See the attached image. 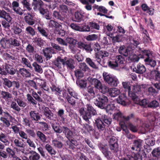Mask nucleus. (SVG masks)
Returning <instances> with one entry per match:
<instances>
[{
  "label": "nucleus",
  "instance_id": "nucleus-43",
  "mask_svg": "<svg viewBox=\"0 0 160 160\" xmlns=\"http://www.w3.org/2000/svg\"><path fill=\"white\" fill-rule=\"evenodd\" d=\"M10 45L14 47H18L20 45V41L17 39L11 38L10 39Z\"/></svg>",
  "mask_w": 160,
  "mask_h": 160
},
{
  "label": "nucleus",
  "instance_id": "nucleus-10",
  "mask_svg": "<svg viewBox=\"0 0 160 160\" xmlns=\"http://www.w3.org/2000/svg\"><path fill=\"white\" fill-rule=\"evenodd\" d=\"M142 141L140 139L135 140L133 142V146L131 147L132 150L140 151L142 145Z\"/></svg>",
  "mask_w": 160,
  "mask_h": 160
},
{
  "label": "nucleus",
  "instance_id": "nucleus-19",
  "mask_svg": "<svg viewBox=\"0 0 160 160\" xmlns=\"http://www.w3.org/2000/svg\"><path fill=\"white\" fill-rule=\"evenodd\" d=\"M36 83L38 85H39L40 88L46 91H48L49 88L46 86L45 81L41 79H38L37 80Z\"/></svg>",
  "mask_w": 160,
  "mask_h": 160
},
{
  "label": "nucleus",
  "instance_id": "nucleus-56",
  "mask_svg": "<svg viewBox=\"0 0 160 160\" xmlns=\"http://www.w3.org/2000/svg\"><path fill=\"white\" fill-rule=\"evenodd\" d=\"M148 106L150 108H155L159 106V103L157 101L153 100L148 103Z\"/></svg>",
  "mask_w": 160,
  "mask_h": 160
},
{
  "label": "nucleus",
  "instance_id": "nucleus-25",
  "mask_svg": "<svg viewBox=\"0 0 160 160\" xmlns=\"http://www.w3.org/2000/svg\"><path fill=\"white\" fill-rule=\"evenodd\" d=\"M64 60L62 58L60 57H58L54 61V64L58 68H61L62 67V64L64 66Z\"/></svg>",
  "mask_w": 160,
  "mask_h": 160
},
{
  "label": "nucleus",
  "instance_id": "nucleus-55",
  "mask_svg": "<svg viewBox=\"0 0 160 160\" xmlns=\"http://www.w3.org/2000/svg\"><path fill=\"white\" fill-rule=\"evenodd\" d=\"M0 141L4 143H9L6 135L2 132L0 133Z\"/></svg>",
  "mask_w": 160,
  "mask_h": 160
},
{
  "label": "nucleus",
  "instance_id": "nucleus-9",
  "mask_svg": "<svg viewBox=\"0 0 160 160\" xmlns=\"http://www.w3.org/2000/svg\"><path fill=\"white\" fill-rule=\"evenodd\" d=\"M127 98L125 93L121 94L117 99L118 103L123 106H126L127 104Z\"/></svg>",
  "mask_w": 160,
  "mask_h": 160
},
{
  "label": "nucleus",
  "instance_id": "nucleus-41",
  "mask_svg": "<svg viewBox=\"0 0 160 160\" xmlns=\"http://www.w3.org/2000/svg\"><path fill=\"white\" fill-rule=\"evenodd\" d=\"M59 11L63 15H65L68 12V8L64 5H62L60 6Z\"/></svg>",
  "mask_w": 160,
  "mask_h": 160
},
{
  "label": "nucleus",
  "instance_id": "nucleus-1",
  "mask_svg": "<svg viewBox=\"0 0 160 160\" xmlns=\"http://www.w3.org/2000/svg\"><path fill=\"white\" fill-rule=\"evenodd\" d=\"M86 107L88 112L85 111L83 108H82L79 110V112L83 119L86 121H88L89 119L91 118V115H95L96 113V112L90 105L87 104Z\"/></svg>",
  "mask_w": 160,
  "mask_h": 160
},
{
  "label": "nucleus",
  "instance_id": "nucleus-62",
  "mask_svg": "<svg viewBox=\"0 0 160 160\" xmlns=\"http://www.w3.org/2000/svg\"><path fill=\"white\" fill-rule=\"evenodd\" d=\"M20 137L22 138L27 140L28 139V135L24 131L20 130L19 132Z\"/></svg>",
  "mask_w": 160,
  "mask_h": 160
},
{
  "label": "nucleus",
  "instance_id": "nucleus-18",
  "mask_svg": "<svg viewBox=\"0 0 160 160\" xmlns=\"http://www.w3.org/2000/svg\"><path fill=\"white\" fill-rule=\"evenodd\" d=\"M0 18L5 19L8 22H10L12 20V18L9 14L4 10H1L0 11Z\"/></svg>",
  "mask_w": 160,
  "mask_h": 160
},
{
  "label": "nucleus",
  "instance_id": "nucleus-4",
  "mask_svg": "<svg viewBox=\"0 0 160 160\" xmlns=\"http://www.w3.org/2000/svg\"><path fill=\"white\" fill-rule=\"evenodd\" d=\"M124 60L121 55L117 56L115 60L108 62L109 66L112 68H114L117 67L120 64L123 63Z\"/></svg>",
  "mask_w": 160,
  "mask_h": 160
},
{
  "label": "nucleus",
  "instance_id": "nucleus-13",
  "mask_svg": "<svg viewBox=\"0 0 160 160\" xmlns=\"http://www.w3.org/2000/svg\"><path fill=\"white\" fill-rule=\"evenodd\" d=\"M78 47L81 49H85L87 52H90L92 49L89 44H86L83 42H80L77 43Z\"/></svg>",
  "mask_w": 160,
  "mask_h": 160
},
{
  "label": "nucleus",
  "instance_id": "nucleus-37",
  "mask_svg": "<svg viewBox=\"0 0 160 160\" xmlns=\"http://www.w3.org/2000/svg\"><path fill=\"white\" fill-rule=\"evenodd\" d=\"M44 114L48 119H51L53 116V114L48 108H45L44 110Z\"/></svg>",
  "mask_w": 160,
  "mask_h": 160
},
{
  "label": "nucleus",
  "instance_id": "nucleus-36",
  "mask_svg": "<svg viewBox=\"0 0 160 160\" xmlns=\"http://www.w3.org/2000/svg\"><path fill=\"white\" fill-rule=\"evenodd\" d=\"M21 62L23 65H24L30 69L32 68V67L31 66V63L27 58L24 57L22 58Z\"/></svg>",
  "mask_w": 160,
  "mask_h": 160
},
{
  "label": "nucleus",
  "instance_id": "nucleus-7",
  "mask_svg": "<svg viewBox=\"0 0 160 160\" xmlns=\"http://www.w3.org/2000/svg\"><path fill=\"white\" fill-rule=\"evenodd\" d=\"M87 80L92 84L94 85V87L96 88L99 89L101 87L102 84L100 81L96 78H92L91 77H89L87 79Z\"/></svg>",
  "mask_w": 160,
  "mask_h": 160
},
{
  "label": "nucleus",
  "instance_id": "nucleus-51",
  "mask_svg": "<svg viewBox=\"0 0 160 160\" xmlns=\"http://www.w3.org/2000/svg\"><path fill=\"white\" fill-rule=\"evenodd\" d=\"M144 35H143V40L145 43H147L150 42L151 40L149 37V36L146 30H144L143 31Z\"/></svg>",
  "mask_w": 160,
  "mask_h": 160
},
{
  "label": "nucleus",
  "instance_id": "nucleus-22",
  "mask_svg": "<svg viewBox=\"0 0 160 160\" xmlns=\"http://www.w3.org/2000/svg\"><path fill=\"white\" fill-rule=\"evenodd\" d=\"M112 118L113 119L119 120L122 118H123V114L120 110L118 108L112 114Z\"/></svg>",
  "mask_w": 160,
  "mask_h": 160
},
{
  "label": "nucleus",
  "instance_id": "nucleus-35",
  "mask_svg": "<svg viewBox=\"0 0 160 160\" xmlns=\"http://www.w3.org/2000/svg\"><path fill=\"white\" fill-rule=\"evenodd\" d=\"M0 44L4 48H8L10 47V41L5 39H3L1 40Z\"/></svg>",
  "mask_w": 160,
  "mask_h": 160
},
{
  "label": "nucleus",
  "instance_id": "nucleus-24",
  "mask_svg": "<svg viewBox=\"0 0 160 160\" xmlns=\"http://www.w3.org/2000/svg\"><path fill=\"white\" fill-rule=\"evenodd\" d=\"M95 124L99 130H104L105 128V125L103 122L99 118H97L95 120Z\"/></svg>",
  "mask_w": 160,
  "mask_h": 160
},
{
  "label": "nucleus",
  "instance_id": "nucleus-45",
  "mask_svg": "<svg viewBox=\"0 0 160 160\" xmlns=\"http://www.w3.org/2000/svg\"><path fill=\"white\" fill-rule=\"evenodd\" d=\"M14 100L17 102L18 105L20 107L24 108L26 106V103L24 102L22 99H21L20 98H15Z\"/></svg>",
  "mask_w": 160,
  "mask_h": 160
},
{
  "label": "nucleus",
  "instance_id": "nucleus-29",
  "mask_svg": "<svg viewBox=\"0 0 160 160\" xmlns=\"http://www.w3.org/2000/svg\"><path fill=\"white\" fill-rule=\"evenodd\" d=\"M118 108L116 107L113 104L108 105L106 108V111L107 113L110 114H112Z\"/></svg>",
  "mask_w": 160,
  "mask_h": 160
},
{
  "label": "nucleus",
  "instance_id": "nucleus-5",
  "mask_svg": "<svg viewBox=\"0 0 160 160\" xmlns=\"http://www.w3.org/2000/svg\"><path fill=\"white\" fill-rule=\"evenodd\" d=\"M14 143L16 147L14 148V149L17 152L20 151L22 153H25L24 149L22 148L25 147V144L22 142L18 139L16 138L14 140Z\"/></svg>",
  "mask_w": 160,
  "mask_h": 160
},
{
  "label": "nucleus",
  "instance_id": "nucleus-27",
  "mask_svg": "<svg viewBox=\"0 0 160 160\" xmlns=\"http://www.w3.org/2000/svg\"><path fill=\"white\" fill-rule=\"evenodd\" d=\"M18 72L22 75V76L25 77H30L31 76V73L27 69L25 68H22L20 69Z\"/></svg>",
  "mask_w": 160,
  "mask_h": 160
},
{
  "label": "nucleus",
  "instance_id": "nucleus-23",
  "mask_svg": "<svg viewBox=\"0 0 160 160\" xmlns=\"http://www.w3.org/2000/svg\"><path fill=\"white\" fill-rule=\"evenodd\" d=\"M31 154L29 157V160H39L40 158V155L36 152L32 151L30 152Z\"/></svg>",
  "mask_w": 160,
  "mask_h": 160
},
{
  "label": "nucleus",
  "instance_id": "nucleus-30",
  "mask_svg": "<svg viewBox=\"0 0 160 160\" xmlns=\"http://www.w3.org/2000/svg\"><path fill=\"white\" fill-rule=\"evenodd\" d=\"M28 14V15L25 17V20L29 25H32L35 23V20L30 14L29 13Z\"/></svg>",
  "mask_w": 160,
  "mask_h": 160
},
{
  "label": "nucleus",
  "instance_id": "nucleus-57",
  "mask_svg": "<svg viewBox=\"0 0 160 160\" xmlns=\"http://www.w3.org/2000/svg\"><path fill=\"white\" fill-rule=\"evenodd\" d=\"M131 96L132 97V99L133 100L134 102L136 104H139L140 102V99L137 96L135 95L134 94H130Z\"/></svg>",
  "mask_w": 160,
  "mask_h": 160
},
{
  "label": "nucleus",
  "instance_id": "nucleus-53",
  "mask_svg": "<svg viewBox=\"0 0 160 160\" xmlns=\"http://www.w3.org/2000/svg\"><path fill=\"white\" fill-rule=\"evenodd\" d=\"M79 67L84 71H89V68L84 62L80 63L79 65Z\"/></svg>",
  "mask_w": 160,
  "mask_h": 160
},
{
  "label": "nucleus",
  "instance_id": "nucleus-15",
  "mask_svg": "<svg viewBox=\"0 0 160 160\" xmlns=\"http://www.w3.org/2000/svg\"><path fill=\"white\" fill-rule=\"evenodd\" d=\"M100 149L106 157L110 158L111 157L112 153L108 150L107 145L102 146L100 148Z\"/></svg>",
  "mask_w": 160,
  "mask_h": 160
},
{
  "label": "nucleus",
  "instance_id": "nucleus-50",
  "mask_svg": "<svg viewBox=\"0 0 160 160\" xmlns=\"http://www.w3.org/2000/svg\"><path fill=\"white\" fill-rule=\"evenodd\" d=\"M1 95L2 96V98L4 99H8L12 97V95L10 93L5 91H2Z\"/></svg>",
  "mask_w": 160,
  "mask_h": 160
},
{
  "label": "nucleus",
  "instance_id": "nucleus-20",
  "mask_svg": "<svg viewBox=\"0 0 160 160\" xmlns=\"http://www.w3.org/2000/svg\"><path fill=\"white\" fill-rule=\"evenodd\" d=\"M62 129V132L64 133L66 137L69 140L71 139L73 135L72 132L66 127L63 126Z\"/></svg>",
  "mask_w": 160,
  "mask_h": 160
},
{
  "label": "nucleus",
  "instance_id": "nucleus-38",
  "mask_svg": "<svg viewBox=\"0 0 160 160\" xmlns=\"http://www.w3.org/2000/svg\"><path fill=\"white\" fill-rule=\"evenodd\" d=\"M84 13L81 12H78L75 13V21L79 22L80 21L84 16Z\"/></svg>",
  "mask_w": 160,
  "mask_h": 160
},
{
  "label": "nucleus",
  "instance_id": "nucleus-32",
  "mask_svg": "<svg viewBox=\"0 0 160 160\" xmlns=\"http://www.w3.org/2000/svg\"><path fill=\"white\" fill-rule=\"evenodd\" d=\"M139 130L141 131V133L143 134L148 132L151 131L150 126L147 124H143L142 127L139 128Z\"/></svg>",
  "mask_w": 160,
  "mask_h": 160
},
{
  "label": "nucleus",
  "instance_id": "nucleus-49",
  "mask_svg": "<svg viewBox=\"0 0 160 160\" xmlns=\"http://www.w3.org/2000/svg\"><path fill=\"white\" fill-rule=\"evenodd\" d=\"M52 142L53 145L56 147L61 148L62 147L63 144L62 142L56 139L52 140Z\"/></svg>",
  "mask_w": 160,
  "mask_h": 160
},
{
  "label": "nucleus",
  "instance_id": "nucleus-47",
  "mask_svg": "<svg viewBox=\"0 0 160 160\" xmlns=\"http://www.w3.org/2000/svg\"><path fill=\"white\" fill-rule=\"evenodd\" d=\"M38 30L42 36L45 37L47 38H48V34L43 28L40 27H38Z\"/></svg>",
  "mask_w": 160,
  "mask_h": 160
},
{
  "label": "nucleus",
  "instance_id": "nucleus-34",
  "mask_svg": "<svg viewBox=\"0 0 160 160\" xmlns=\"http://www.w3.org/2000/svg\"><path fill=\"white\" fill-rule=\"evenodd\" d=\"M45 148L48 152L51 155L56 154V152L50 145L47 144L45 146Z\"/></svg>",
  "mask_w": 160,
  "mask_h": 160
},
{
  "label": "nucleus",
  "instance_id": "nucleus-16",
  "mask_svg": "<svg viewBox=\"0 0 160 160\" xmlns=\"http://www.w3.org/2000/svg\"><path fill=\"white\" fill-rule=\"evenodd\" d=\"M30 116L32 120L38 121L41 118L39 114L36 111H32L30 112Z\"/></svg>",
  "mask_w": 160,
  "mask_h": 160
},
{
  "label": "nucleus",
  "instance_id": "nucleus-39",
  "mask_svg": "<svg viewBox=\"0 0 160 160\" xmlns=\"http://www.w3.org/2000/svg\"><path fill=\"white\" fill-rule=\"evenodd\" d=\"M32 66L36 72L40 73H42L43 70L41 67L36 62H34L32 64Z\"/></svg>",
  "mask_w": 160,
  "mask_h": 160
},
{
  "label": "nucleus",
  "instance_id": "nucleus-17",
  "mask_svg": "<svg viewBox=\"0 0 160 160\" xmlns=\"http://www.w3.org/2000/svg\"><path fill=\"white\" fill-rule=\"evenodd\" d=\"M43 2L41 0H33L32 6L34 10L40 8L43 6Z\"/></svg>",
  "mask_w": 160,
  "mask_h": 160
},
{
  "label": "nucleus",
  "instance_id": "nucleus-33",
  "mask_svg": "<svg viewBox=\"0 0 160 160\" xmlns=\"http://www.w3.org/2000/svg\"><path fill=\"white\" fill-rule=\"evenodd\" d=\"M42 52L44 56L48 59H50L52 57L51 49L49 48H46L43 49Z\"/></svg>",
  "mask_w": 160,
  "mask_h": 160
},
{
  "label": "nucleus",
  "instance_id": "nucleus-58",
  "mask_svg": "<svg viewBox=\"0 0 160 160\" xmlns=\"http://www.w3.org/2000/svg\"><path fill=\"white\" fill-rule=\"evenodd\" d=\"M98 38L97 35L93 34L88 36L86 38V39L88 41H93L96 39Z\"/></svg>",
  "mask_w": 160,
  "mask_h": 160
},
{
  "label": "nucleus",
  "instance_id": "nucleus-59",
  "mask_svg": "<svg viewBox=\"0 0 160 160\" xmlns=\"http://www.w3.org/2000/svg\"><path fill=\"white\" fill-rule=\"evenodd\" d=\"M3 84L8 88H9L12 87V82L7 78L3 79Z\"/></svg>",
  "mask_w": 160,
  "mask_h": 160
},
{
  "label": "nucleus",
  "instance_id": "nucleus-40",
  "mask_svg": "<svg viewBox=\"0 0 160 160\" xmlns=\"http://www.w3.org/2000/svg\"><path fill=\"white\" fill-rule=\"evenodd\" d=\"M36 134L39 138L40 139L41 141L42 142H45L46 141L47 138L45 135L41 131H37Z\"/></svg>",
  "mask_w": 160,
  "mask_h": 160
},
{
  "label": "nucleus",
  "instance_id": "nucleus-63",
  "mask_svg": "<svg viewBox=\"0 0 160 160\" xmlns=\"http://www.w3.org/2000/svg\"><path fill=\"white\" fill-rule=\"evenodd\" d=\"M74 72L75 76L78 78L83 77V74L81 70L77 69Z\"/></svg>",
  "mask_w": 160,
  "mask_h": 160
},
{
  "label": "nucleus",
  "instance_id": "nucleus-28",
  "mask_svg": "<svg viewBox=\"0 0 160 160\" xmlns=\"http://www.w3.org/2000/svg\"><path fill=\"white\" fill-rule=\"evenodd\" d=\"M122 85L123 88L125 89L126 91H128V95L131 96V85L130 83L128 82H122Z\"/></svg>",
  "mask_w": 160,
  "mask_h": 160
},
{
  "label": "nucleus",
  "instance_id": "nucleus-8",
  "mask_svg": "<svg viewBox=\"0 0 160 160\" xmlns=\"http://www.w3.org/2000/svg\"><path fill=\"white\" fill-rule=\"evenodd\" d=\"M118 51L119 53L125 56H127L132 52L130 48H126L125 46H122L120 47Z\"/></svg>",
  "mask_w": 160,
  "mask_h": 160
},
{
  "label": "nucleus",
  "instance_id": "nucleus-52",
  "mask_svg": "<svg viewBox=\"0 0 160 160\" xmlns=\"http://www.w3.org/2000/svg\"><path fill=\"white\" fill-rule=\"evenodd\" d=\"M152 155L154 157H158L160 155V148H158L154 149L152 152Z\"/></svg>",
  "mask_w": 160,
  "mask_h": 160
},
{
  "label": "nucleus",
  "instance_id": "nucleus-42",
  "mask_svg": "<svg viewBox=\"0 0 160 160\" xmlns=\"http://www.w3.org/2000/svg\"><path fill=\"white\" fill-rule=\"evenodd\" d=\"M52 127L55 132H56L60 133H61L62 131V127L60 128V126L57 124H53L52 125Z\"/></svg>",
  "mask_w": 160,
  "mask_h": 160
},
{
  "label": "nucleus",
  "instance_id": "nucleus-64",
  "mask_svg": "<svg viewBox=\"0 0 160 160\" xmlns=\"http://www.w3.org/2000/svg\"><path fill=\"white\" fill-rule=\"evenodd\" d=\"M122 39V36L118 35L113 37L112 39L114 42H120Z\"/></svg>",
  "mask_w": 160,
  "mask_h": 160
},
{
  "label": "nucleus",
  "instance_id": "nucleus-60",
  "mask_svg": "<svg viewBox=\"0 0 160 160\" xmlns=\"http://www.w3.org/2000/svg\"><path fill=\"white\" fill-rule=\"evenodd\" d=\"M11 107L14 110L18 112L20 111L21 110V109L17 104L16 103L13 101L12 102Z\"/></svg>",
  "mask_w": 160,
  "mask_h": 160
},
{
  "label": "nucleus",
  "instance_id": "nucleus-3",
  "mask_svg": "<svg viewBox=\"0 0 160 160\" xmlns=\"http://www.w3.org/2000/svg\"><path fill=\"white\" fill-rule=\"evenodd\" d=\"M96 97L98 100H96L95 104L101 108H104L105 105L108 102L107 97L102 93L97 95Z\"/></svg>",
  "mask_w": 160,
  "mask_h": 160
},
{
  "label": "nucleus",
  "instance_id": "nucleus-14",
  "mask_svg": "<svg viewBox=\"0 0 160 160\" xmlns=\"http://www.w3.org/2000/svg\"><path fill=\"white\" fill-rule=\"evenodd\" d=\"M121 93L120 90L116 88H110L109 95L111 97H115Z\"/></svg>",
  "mask_w": 160,
  "mask_h": 160
},
{
  "label": "nucleus",
  "instance_id": "nucleus-54",
  "mask_svg": "<svg viewBox=\"0 0 160 160\" xmlns=\"http://www.w3.org/2000/svg\"><path fill=\"white\" fill-rule=\"evenodd\" d=\"M145 143L149 146H152L155 144V140L152 138H150L145 139Z\"/></svg>",
  "mask_w": 160,
  "mask_h": 160
},
{
  "label": "nucleus",
  "instance_id": "nucleus-21",
  "mask_svg": "<svg viewBox=\"0 0 160 160\" xmlns=\"http://www.w3.org/2000/svg\"><path fill=\"white\" fill-rule=\"evenodd\" d=\"M140 156L138 154H132V155H128L126 157L119 158L120 160H138Z\"/></svg>",
  "mask_w": 160,
  "mask_h": 160
},
{
  "label": "nucleus",
  "instance_id": "nucleus-2",
  "mask_svg": "<svg viewBox=\"0 0 160 160\" xmlns=\"http://www.w3.org/2000/svg\"><path fill=\"white\" fill-rule=\"evenodd\" d=\"M103 77L104 80L110 85L112 87H117L119 82L118 79L114 76L104 72Z\"/></svg>",
  "mask_w": 160,
  "mask_h": 160
},
{
  "label": "nucleus",
  "instance_id": "nucleus-11",
  "mask_svg": "<svg viewBox=\"0 0 160 160\" xmlns=\"http://www.w3.org/2000/svg\"><path fill=\"white\" fill-rule=\"evenodd\" d=\"M63 60H64V66L66 65L68 67L71 69L74 68V64L75 62L72 59L65 57L63 58Z\"/></svg>",
  "mask_w": 160,
  "mask_h": 160
},
{
  "label": "nucleus",
  "instance_id": "nucleus-6",
  "mask_svg": "<svg viewBox=\"0 0 160 160\" xmlns=\"http://www.w3.org/2000/svg\"><path fill=\"white\" fill-rule=\"evenodd\" d=\"M51 88L52 91V92H55V93L59 97L67 98L68 94L65 91L61 90L60 88L54 85L52 86Z\"/></svg>",
  "mask_w": 160,
  "mask_h": 160
},
{
  "label": "nucleus",
  "instance_id": "nucleus-48",
  "mask_svg": "<svg viewBox=\"0 0 160 160\" xmlns=\"http://www.w3.org/2000/svg\"><path fill=\"white\" fill-rule=\"evenodd\" d=\"M86 61L87 63L91 67L93 68L97 69L98 68L97 66L95 64V63L92 61L90 58H87Z\"/></svg>",
  "mask_w": 160,
  "mask_h": 160
},
{
  "label": "nucleus",
  "instance_id": "nucleus-46",
  "mask_svg": "<svg viewBox=\"0 0 160 160\" xmlns=\"http://www.w3.org/2000/svg\"><path fill=\"white\" fill-rule=\"evenodd\" d=\"M26 33L29 34L32 36L35 34V32L34 30L31 27L28 26L25 29Z\"/></svg>",
  "mask_w": 160,
  "mask_h": 160
},
{
  "label": "nucleus",
  "instance_id": "nucleus-44",
  "mask_svg": "<svg viewBox=\"0 0 160 160\" xmlns=\"http://www.w3.org/2000/svg\"><path fill=\"white\" fill-rule=\"evenodd\" d=\"M109 147L110 150L112 152L116 153L118 151V143L110 144V145Z\"/></svg>",
  "mask_w": 160,
  "mask_h": 160
},
{
  "label": "nucleus",
  "instance_id": "nucleus-26",
  "mask_svg": "<svg viewBox=\"0 0 160 160\" xmlns=\"http://www.w3.org/2000/svg\"><path fill=\"white\" fill-rule=\"evenodd\" d=\"M146 55L147 56V58L144 60L145 62L147 64L150 65L151 67H154L156 64V61L154 60L150 59V54H147Z\"/></svg>",
  "mask_w": 160,
  "mask_h": 160
},
{
  "label": "nucleus",
  "instance_id": "nucleus-61",
  "mask_svg": "<svg viewBox=\"0 0 160 160\" xmlns=\"http://www.w3.org/2000/svg\"><path fill=\"white\" fill-rule=\"evenodd\" d=\"M33 42L38 44L41 46L43 45L45 43V41L42 40L41 38H36L33 39Z\"/></svg>",
  "mask_w": 160,
  "mask_h": 160
},
{
  "label": "nucleus",
  "instance_id": "nucleus-31",
  "mask_svg": "<svg viewBox=\"0 0 160 160\" xmlns=\"http://www.w3.org/2000/svg\"><path fill=\"white\" fill-rule=\"evenodd\" d=\"M5 68L7 72L11 75H14L16 72V70L13 68L11 65L6 64L5 66Z\"/></svg>",
  "mask_w": 160,
  "mask_h": 160
},
{
  "label": "nucleus",
  "instance_id": "nucleus-12",
  "mask_svg": "<svg viewBox=\"0 0 160 160\" xmlns=\"http://www.w3.org/2000/svg\"><path fill=\"white\" fill-rule=\"evenodd\" d=\"M133 70L136 73L142 74L145 72L146 68L144 65L139 63L137 65L136 68H133Z\"/></svg>",
  "mask_w": 160,
  "mask_h": 160
}]
</instances>
